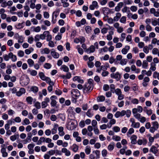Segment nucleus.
I'll return each instance as SVG.
<instances>
[{"label": "nucleus", "instance_id": "obj_4", "mask_svg": "<svg viewBox=\"0 0 159 159\" xmlns=\"http://www.w3.org/2000/svg\"><path fill=\"white\" fill-rule=\"evenodd\" d=\"M152 126L149 129V131L152 133H154L155 131L157 130L159 128V124L157 121H152L151 123Z\"/></svg>", "mask_w": 159, "mask_h": 159}, {"label": "nucleus", "instance_id": "obj_29", "mask_svg": "<svg viewBox=\"0 0 159 159\" xmlns=\"http://www.w3.org/2000/svg\"><path fill=\"white\" fill-rule=\"evenodd\" d=\"M114 32L112 30L109 32V34L107 36V39L109 41L111 40L112 38V35L113 34Z\"/></svg>", "mask_w": 159, "mask_h": 159}, {"label": "nucleus", "instance_id": "obj_35", "mask_svg": "<svg viewBox=\"0 0 159 159\" xmlns=\"http://www.w3.org/2000/svg\"><path fill=\"white\" fill-rule=\"evenodd\" d=\"M115 146L114 143L113 142H111L108 145L107 147V149L110 151H111L113 150L114 148V147Z\"/></svg>", "mask_w": 159, "mask_h": 159}, {"label": "nucleus", "instance_id": "obj_3", "mask_svg": "<svg viewBox=\"0 0 159 159\" xmlns=\"http://www.w3.org/2000/svg\"><path fill=\"white\" fill-rule=\"evenodd\" d=\"M74 108L73 107H70L67 111L68 113V116L69 118L71 120H73L75 118V113L74 111Z\"/></svg>", "mask_w": 159, "mask_h": 159}, {"label": "nucleus", "instance_id": "obj_16", "mask_svg": "<svg viewBox=\"0 0 159 159\" xmlns=\"http://www.w3.org/2000/svg\"><path fill=\"white\" fill-rule=\"evenodd\" d=\"M95 50V46H94L93 45H91L89 47L86 49L85 51L88 53H90L94 52Z\"/></svg>", "mask_w": 159, "mask_h": 159}, {"label": "nucleus", "instance_id": "obj_59", "mask_svg": "<svg viewBox=\"0 0 159 159\" xmlns=\"http://www.w3.org/2000/svg\"><path fill=\"white\" fill-rule=\"evenodd\" d=\"M134 132V130L132 128H130L127 132V136H129V135L131 134Z\"/></svg>", "mask_w": 159, "mask_h": 159}, {"label": "nucleus", "instance_id": "obj_25", "mask_svg": "<svg viewBox=\"0 0 159 159\" xmlns=\"http://www.w3.org/2000/svg\"><path fill=\"white\" fill-rule=\"evenodd\" d=\"M41 54H48L50 52L49 49L48 48H45L43 49H41Z\"/></svg>", "mask_w": 159, "mask_h": 159}, {"label": "nucleus", "instance_id": "obj_50", "mask_svg": "<svg viewBox=\"0 0 159 159\" xmlns=\"http://www.w3.org/2000/svg\"><path fill=\"white\" fill-rule=\"evenodd\" d=\"M112 139L116 141H120L121 139L120 137L118 135H113L112 138Z\"/></svg>", "mask_w": 159, "mask_h": 159}, {"label": "nucleus", "instance_id": "obj_21", "mask_svg": "<svg viewBox=\"0 0 159 159\" xmlns=\"http://www.w3.org/2000/svg\"><path fill=\"white\" fill-rule=\"evenodd\" d=\"M150 152H152L154 154H157L158 152L157 148L154 145L152 146L149 150Z\"/></svg>", "mask_w": 159, "mask_h": 159}, {"label": "nucleus", "instance_id": "obj_30", "mask_svg": "<svg viewBox=\"0 0 159 159\" xmlns=\"http://www.w3.org/2000/svg\"><path fill=\"white\" fill-rule=\"evenodd\" d=\"M28 72L30 75L33 76H36L37 74V72L36 71L33 70H30L28 69Z\"/></svg>", "mask_w": 159, "mask_h": 159}, {"label": "nucleus", "instance_id": "obj_41", "mask_svg": "<svg viewBox=\"0 0 159 159\" xmlns=\"http://www.w3.org/2000/svg\"><path fill=\"white\" fill-rule=\"evenodd\" d=\"M86 115L89 117H91L93 115V111L91 109L89 110L86 112Z\"/></svg>", "mask_w": 159, "mask_h": 159}, {"label": "nucleus", "instance_id": "obj_13", "mask_svg": "<svg viewBox=\"0 0 159 159\" xmlns=\"http://www.w3.org/2000/svg\"><path fill=\"white\" fill-rule=\"evenodd\" d=\"M14 37L18 40V43H22L24 41V38L22 36L19 35L17 33L15 34Z\"/></svg>", "mask_w": 159, "mask_h": 159}, {"label": "nucleus", "instance_id": "obj_2", "mask_svg": "<svg viewBox=\"0 0 159 159\" xmlns=\"http://www.w3.org/2000/svg\"><path fill=\"white\" fill-rule=\"evenodd\" d=\"M93 88V84L86 83L84 85L83 87V92L85 93H90L92 90Z\"/></svg>", "mask_w": 159, "mask_h": 159}, {"label": "nucleus", "instance_id": "obj_44", "mask_svg": "<svg viewBox=\"0 0 159 159\" xmlns=\"http://www.w3.org/2000/svg\"><path fill=\"white\" fill-rule=\"evenodd\" d=\"M31 91L34 93H36L39 91V88L36 86H33L31 87L30 88Z\"/></svg>", "mask_w": 159, "mask_h": 159}, {"label": "nucleus", "instance_id": "obj_22", "mask_svg": "<svg viewBox=\"0 0 159 159\" xmlns=\"http://www.w3.org/2000/svg\"><path fill=\"white\" fill-rule=\"evenodd\" d=\"M61 152L65 153V155L67 156H69L70 155V152L66 148H62L61 149Z\"/></svg>", "mask_w": 159, "mask_h": 159}, {"label": "nucleus", "instance_id": "obj_53", "mask_svg": "<svg viewBox=\"0 0 159 159\" xmlns=\"http://www.w3.org/2000/svg\"><path fill=\"white\" fill-rule=\"evenodd\" d=\"M32 135L31 133H29L27 134V137L26 138V140L28 142H30L31 140Z\"/></svg>", "mask_w": 159, "mask_h": 159}, {"label": "nucleus", "instance_id": "obj_1", "mask_svg": "<svg viewBox=\"0 0 159 159\" xmlns=\"http://www.w3.org/2000/svg\"><path fill=\"white\" fill-rule=\"evenodd\" d=\"M30 82V79L28 77L25 75L21 76L20 80V84L22 86L27 85Z\"/></svg>", "mask_w": 159, "mask_h": 159}, {"label": "nucleus", "instance_id": "obj_5", "mask_svg": "<svg viewBox=\"0 0 159 159\" xmlns=\"http://www.w3.org/2000/svg\"><path fill=\"white\" fill-rule=\"evenodd\" d=\"M72 97L75 99H77L80 96L79 91L77 89H73L71 91Z\"/></svg>", "mask_w": 159, "mask_h": 159}, {"label": "nucleus", "instance_id": "obj_11", "mask_svg": "<svg viewBox=\"0 0 159 159\" xmlns=\"http://www.w3.org/2000/svg\"><path fill=\"white\" fill-rule=\"evenodd\" d=\"M41 27L39 26H31L30 28V31L32 32L39 33L41 31Z\"/></svg>", "mask_w": 159, "mask_h": 159}, {"label": "nucleus", "instance_id": "obj_20", "mask_svg": "<svg viewBox=\"0 0 159 159\" xmlns=\"http://www.w3.org/2000/svg\"><path fill=\"white\" fill-rule=\"evenodd\" d=\"M147 140L145 139H139L138 140L137 142L139 145H146L147 143Z\"/></svg>", "mask_w": 159, "mask_h": 159}, {"label": "nucleus", "instance_id": "obj_49", "mask_svg": "<svg viewBox=\"0 0 159 159\" xmlns=\"http://www.w3.org/2000/svg\"><path fill=\"white\" fill-rule=\"evenodd\" d=\"M44 81H45L46 82L48 83L49 85H54V83L48 77H47L45 79Z\"/></svg>", "mask_w": 159, "mask_h": 159}, {"label": "nucleus", "instance_id": "obj_9", "mask_svg": "<svg viewBox=\"0 0 159 159\" xmlns=\"http://www.w3.org/2000/svg\"><path fill=\"white\" fill-rule=\"evenodd\" d=\"M111 77L112 78L116 79L117 81H118L120 79V74L118 72H117L115 73H111Z\"/></svg>", "mask_w": 159, "mask_h": 159}, {"label": "nucleus", "instance_id": "obj_14", "mask_svg": "<svg viewBox=\"0 0 159 159\" xmlns=\"http://www.w3.org/2000/svg\"><path fill=\"white\" fill-rule=\"evenodd\" d=\"M34 144L32 143L29 144L28 145V148L29 149L28 153L30 154H33L34 153V150L33 148L34 146Z\"/></svg>", "mask_w": 159, "mask_h": 159}, {"label": "nucleus", "instance_id": "obj_19", "mask_svg": "<svg viewBox=\"0 0 159 159\" xmlns=\"http://www.w3.org/2000/svg\"><path fill=\"white\" fill-rule=\"evenodd\" d=\"M150 79L149 77H145L143 80L142 84L144 87H146L148 85V83Z\"/></svg>", "mask_w": 159, "mask_h": 159}, {"label": "nucleus", "instance_id": "obj_27", "mask_svg": "<svg viewBox=\"0 0 159 159\" xmlns=\"http://www.w3.org/2000/svg\"><path fill=\"white\" fill-rule=\"evenodd\" d=\"M51 55L55 58H58L59 57V55L58 52H56L55 51H52L51 52Z\"/></svg>", "mask_w": 159, "mask_h": 159}, {"label": "nucleus", "instance_id": "obj_64", "mask_svg": "<svg viewBox=\"0 0 159 159\" xmlns=\"http://www.w3.org/2000/svg\"><path fill=\"white\" fill-rule=\"evenodd\" d=\"M67 1H65L61 2V3L62 4L63 7L64 8L67 7L69 6V3L67 2Z\"/></svg>", "mask_w": 159, "mask_h": 159}, {"label": "nucleus", "instance_id": "obj_17", "mask_svg": "<svg viewBox=\"0 0 159 159\" xmlns=\"http://www.w3.org/2000/svg\"><path fill=\"white\" fill-rule=\"evenodd\" d=\"M26 100L28 104L31 105L32 104L33 102H34V101H36V99H33V98L31 96H28L26 98Z\"/></svg>", "mask_w": 159, "mask_h": 159}, {"label": "nucleus", "instance_id": "obj_24", "mask_svg": "<svg viewBox=\"0 0 159 159\" xmlns=\"http://www.w3.org/2000/svg\"><path fill=\"white\" fill-rule=\"evenodd\" d=\"M71 149L74 152H76L78 150L79 146L76 144H73L71 147Z\"/></svg>", "mask_w": 159, "mask_h": 159}, {"label": "nucleus", "instance_id": "obj_10", "mask_svg": "<svg viewBox=\"0 0 159 159\" xmlns=\"http://www.w3.org/2000/svg\"><path fill=\"white\" fill-rule=\"evenodd\" d=\"M44 100L41 103L42 108L46 107L48 105V103L50 102V99L49 98L46 97L44 99Z\"/></svg>", "mask_w": 159, "mask_h": 159}, {"label": "nucleus", "instance_id": "obj_33", "mask_svg": "<svg viewBox=\"0 0 159 159\" xmlns=\"http://www.w3.org/2000/svg\"><path fill=\"white\" fill-rule=\"evenodd\" d=\"M85 152L87 155H89L91 152V148L89 145L87 146L84 150Z\"/></svg>", "mask_w": 159, "mask_h": 159}, {"label": "nucleus", "instance_id": "obj_34", "mask_svg": "<svg viewBox=\"0 0 159 159\" xmlns=\"http://www.w3.org/2000/svg\"><path fill=\"white\" fill-rule=\"evenodd\" d=\"M73 80L74 81H78L79 83H83L84 82L83 80L81 79L80 78L79 76H76L73 78Z\"/></svg>", "mask_w": 159, "mask_h": 159}, {"label": "nucleus", "instance_id": "obj_58", "mask_svg": "<svg viewBox=\"0 0 159 159\" xmlns=\"http://www.w3.org/2000/svg\"><path fill=\"white\" fill-rule=\"evenodd\" d=\"M43 67L45 68L48 69L51 68L52 65L49 63H46L44 64Z\"/></svg>", "mask_w": 159, "mask_h": 159}, {"label": "nucleus", "instance_id": "obj_42", "mask_svg": "<svg viewBox=\"0 0 159 159\" xmlns=\"http://www.w3.org/2000/svg\"><path fill=\"white\" fill-rule=\"evenodd\" d=\"M45 138L44 137H41L40 138L39 140L38 141L37 144L38 145H41L42 143L45 142Z\"/></svg>", "mask_w": 159, "mask_h": 159}, {"label": "nucleus", "instance_id": "obj_60", "mask_svg": "<svg viewBox=\"0 0 159 159\" xmlns=\"http://www.w3.org/2000/svg\"><path fill=\"white\" fill-rule=\"evenodd\" d=\"M131 102L134 104H137L139 103V101L137 98H134L131 100Z\"/></svg>", "mask_w": 159, "mask_h": 159}, {"label": "nucleus", "instance_id": "obj_8", "mask_svg": "<svg viewBox=\"0 0 159 159\" xmlns=\"http://www.w3.org/2000/svg\"><path fill=\"white\" fill-rule=\"evenodd\" d=\"M114 27L117 30V32L119 33H122L123 31L122 27L120 26L118 22L115 23L113 25Z\"/></svg>", "mask_w": 159, "mask_h": 159}, {"label": "nucleus", "instance_id": "obj_37", "mask_svg": "<svg viewBox=\"0 0 159 159\" xmlns=\"http://www.w3.org/2000/svg\"><path fill=\"white\" fill-rule=\"evenodd\" d=\"M24 26V23L23 22L22 23H19L15 25L16 28L18 29H21V28H23V27Z\"/></svg>", "mask_w": 159, "mask_h": 159}, {"label": "nucleus", "instance_id": "obj_61", "mask_svg": "<svg viewBox=\"0 0 159 159\" xmlns=\"http://www.w3.org/2000/svg\"><path fill=\"white\" fill-rule=\"evenodd\" d=\"M3 57L4 58V60L5 61H9V59L10 58V56H9V53L8 55L7 54H5L3 55Z\"/></svg>", "mask_w": 159, "mask_h": 159}, {"label": "nucleus", "instance_id": "obj_26", "mask_svg": "<svg viewBox=\"0 0 159 159\" xmlns=\"http://www.w3.org/2000/svg\"><path fill=\"white\" fill-rule=\"evenodd\" d=\"M130 49V47L127 45L124 48H123L121 50V52L123 54H126Z\"/></svg>", "mask_w": 159, "mask_h": 159}, {"label": "nucleus", "instance_id": "obj_62", "mask_svg": "<svg viewBox=\"0 0 159 159\" xmlns=\"http://www.w3.org/2000/svg\"><path fill=\"white\" fill-rule=\"evenodd\" d=\"M126 17L125 16H123L120 20V22L123 24H125L126 23Z\"/></svg>", "mask_w": 159, "mask_h": 159}, {"label": "nucleus", "instance_id": "obj_12", "mask_svg": "<svg viewBox=\"0 0 159 159\" xmlns=\"http://www.w3.org/2000/svg\"><path fill=\"white\" fill-rule=\"evenodd\" d=\"M26 92V90L23 88H20L19 90L17 91L16 93V96L17 97H20L22 95L25 94Z\"/></svg>", "mask_w": 159, "mask_h": 159}, {"label": "nucleus", "instance_id": "obj_45", "mask_svg": "<svg viewBox=\"0 0 159 159\" xmlns=\"http://www.w3.org/2000/svg\"><path fill=\"white\" fill-rule=\"evenodd\" d=\"M151 23L152 25L153 26L158 25L157 20L156 18L151 19Z\"/></svg>", "mask_w": 159, "mask_h": 159}, {"label": "nucleus", "instance_id": "obj_57", "mask_svg": "<svg viewBox=\"0 0 159 159\" xmlns=\"http://www.w3.org/2000/svg\"><path fill=\"white\" fill-rule=\"evenodd\" d=\"M76 48L77 49L78 51V52L81 55H82L83 54L84 51L82 49L80 48V46L79 45H78Z\"/></svg>", "mask_w": 159, "mask_h": 159}, {"label": "nucleus", "instance_id": "obj_63", "mask_svg": "<svg viewBox=\"0 0 159 159\" xmlns=\"http://www.w3.org/2000/svg\"><path fill=\"white\" fill-rule=\"evenodd\" d=\"M17 55L18 56L20 57H23L24 55V52L23 51L19 50L18 52Z\"/></svg>", "mask_w": 159, "mask_h": 159}, {"label": "nucleus", "instance_id": "obj_7", "mask_svg": "<svg viewBox=\"0 0 159 159\" xmlns=\"http://www.w3.org/2000/svg\"><path fill=\"white\" fill-rule=\"evenodd\" d=\"M130 121L131 123V126L135 128H138L140 127V123L139 122H136L134 118H131Z\"/></svg>", "mask_w": 159, "mask_h": 159}, {"label": "nucleus", "instance_id": "obj_40", "mask_svg": "<svg viewBox=\"0 0 159 159\" xmlns=\"http://www.w3.org/2000/svg\"><path fill=\"white\" fill-rule=\"evenodd\" d=\"M151 67L150 68V70L152 71H154L156 70V64L155 63H153V62L151 63L150 64Z\"/></svg>", "mask_w": 159, "mask_h": 159}, {"label": "nucleus", "instance_id": "obj_43", "mask_svg": "<svg viewBox=\"0 0 159 159\" xmlns=\"http://www.w3.org/2000/svg\"><path fill=\"white\" fill-rule=\"evenodd\" d=\"M27 62L29 65V67H31L34 66V62L32 59H28L27 61Z\"/></svg>", "mask_w": 159, "mask_h": 159}, {"label": "nucleus", "instance_id": "obj_18", "mask_svg": "<svg viewBox=\"0 0 159 159\" xmlns=\"http://www.w3.org/2000/svg\"><path fill=\"white\" fill-rule=\"evenodd\" d=\"M137 137L136 135L133 134L131 136L130 139L131 140V143L133 144H135L137 143Z\"/></svg>", "mask_w": 159, "mask_h": 159}, {"label": "nucleus", "instance_id": "obj_38", "mask_svg": "<svg viewBox=\"0 0 159 159\" xmlns=\"http://www.w3.org/2000/svg\"><path fill=\"white\" fill-rule=\"evenodd\" d=\"M34 106L37 109H40L41 108V104L40 102L38 101H34Z\"/></svg>", "mask_w": 159, "mask_h": 159}, {"label": "nucleus", "instance_id": "obj_51", "mask_svg": "<svg viewBox=\"0 0 159 159\" xmlns=\"http://www.w3.org/2000/svg\"><path fill=\"white\" fill-rule=\"evenodd\" d=\"M105 100V97L103 96H100L97 98V100L98 102H102Z\"/></svg>", "mask_w": 159, "mask_h": 159}, {"label": "nucleus", "instance_id": "obj_54", "mask_svg": "<svg viewBox=\"0 0 159 159\" xmlns=\"http://www.w3.org/2000/svg\"><path fill=\"white\" fill-rule=\"evenodd\" d=\"M145 108L146 107H145L143 111L146 112L148 115L150 116L152 114V110L151 109H146Z\"/></svg>", "mask_w": 159, "mask_h": 159}, {"label": "nucleus", "instance_id": "obj_39", "mask_svg": "<svg viewBox=\"0 0 159 159\" xmlns=\"http://www.w3.org/2000/svg\"><path fill=\"white\" fill-rule=\"evenodd\" d=\"M1 152L2 154V157H6L8 156V153L6 152V149H1Z\"/></svg>", "mask_w": 159, "mask_h": 159}, {"label": "nucleus", "instance_id": "obj_23", "mask_svg": "<svg viewBox=\"0 0 159 159\" xmlns=\"http://www.w3.org/2000/svg\"><path fill=\"white\" fill-rule=\"evenodd\" d=\"M60 69L66 72H68L69 71L68 67L65 65H61L60 67Z\"/></svg>", "mask_w": 159, "mask_h": 159}, {"label": "nucleus", "instance_id": "obj_32", "mask_svg": "<svg viewBox=\"0 0 159 159\" xmlns=\"http://www.w3.org/2000/svg\"><path fill=\"white\" fill-rule=\"evenodd\" d=\"M9 56L10 57V58L11 59L12 61L15 62L17 60L16 56L14 55L12 52L9 53Z\"/></svg>", "mask_w": 159, "mask_h": 159}, {"label": "nucleus", "instance_id": "obj_15", "mask_svg": "<svg viewBox=\"0 0 159 159\" xmlns=\"http://www.w3.org/2000/svg\"><path fill=\"white\" fill-rule=\"evenodd\" d=\"M98 3L96 1H93L92 4H91L89 7L90 10H93L95 8H98Z\"/></svg>", "mask_w": 159, "mask_h": 159}, {"label": "nucleus", "instance_id": "obj_46", "mask_svg": "<svg viewBox=\"0 0 159 159\" xmlns=\"http://www.w3.org/2000/svg\"><path fill=\"white\" fill-rule=\"evenodd\" d=\"M39 75L40 78L43 80H45V79L47 77H46L43 73L42 72H40L39 73Z\"/></svg>", "mask_w": 159, "mask_h": 159}, {"label": "nucleus", "instance_id": "obj_52", "mask_svg": "<svg viewBox=\"0 0 159 159\" xmlns=\"http://www.w3.org/2000/svg\"><path fill=\"white\" fill-rule=\"evenodd\" d=\"M59 12L60 10L59 9H57L53 12L52 15H53V16L57 18L59 15Z\"/></svg>", "mask_w": 159, "mask_h": 159}, {"label": "nucleus", "instance_id": "obj_56", "mask_svg": "<svg viewBox=\"0 0 159 159\" xmlns=\"http://www.w3.org/2000/svg\"><path fill=\"white\" fill-rule=\"evenodd\" d=\"M127 60L126 59L123 58L120 60V63L121 65L124 66L127 64Z\"/></svg>", "mask_w": 159, "mask_h": 159}, {"label": "nucleus", "instance_id": "obj_48", "mask_svg": "<svg viewBox=\"0 0 159 159\" xmlns=\"http://www.w3.org/2000/svg\"><path fill=\"white\" fill-rule=\"evenodd\" d=\"M30 123V122L29 120L28 119L25 118L23 121V122H22V124L23 125H28Z\"/></svg>", "mask_w": 159, "mask_h": 159}, {"label": "nucleus", "instance_id": "obj_55", "mask_svg": "<svg viewBox=\"0 0 159 159\" xmlns=\"http://www.w3.org/2000/svg\"><path fill=\"white\" fill-rule=\"evenodd\" d=\"M34 41V38L32 36H30L28 39V42L30 44H32Z\"/></svg>", "mask_w": 159, "mask_h": 159}, {"label": "nucleus", "instance_id": "obj_6", "mask_svg": "<svg viewBox=\"0 0 159 159\" xmlns=\"http://www.w3.org/2000/svg\"><path fill=\"white\" fill-rule=\"evenodd\" d=\"M77 126V124L72 121H70L68 122L67 125V129L70 130H72L75 129Z\"/></svg>", "mask_w": 159, "mask_h": 159}, {"label": "nucleus", "instance_id": "obj_36", "mask_svg": "<svg viewBox=\"0 0 159 159\" xmlns=\"http://www.w3.org/2000/svg\"><path fill=\"white\" fill-rule=\"evenodd\" d=\"M34 50V49L32 47H30L29 49H26L25 51V52L26 54L29 55Z\"/></svg>", "mask_w": 159, "mask_h": 159}, {"label": "nucleus", "instance_id": "obj_28", "mask_svg": "<svg viewBox=\"0 0 159 159\" xmlns=\"http://www.w3.org/2000/svg\"><path fill=\"white\" fill-rule=\"evenodd\" d=\"M121 16V14L120 13L117 12L116 13V16L113 18L114 21H118L120 18Z\"/></svg>", "mask_w": 159, "mask_h": 159}, {"label": "nucleus", "instance_id": "obj_47", "mask_svg": "<svg viewBox=\"0 0 159 159\" xmlns=\"http://www.w3.org/2000/svg\"><path fill=\"white\" fill-rule=\"evenodd\" d=\"M142 68L143 69H146L148 68V63L146 60H144L143 61L142 64Z\"/></svg>", "mask_w": 159, "mask_h": 159}, {"label": "nucleus", "instance_id": "obj_31", "mask_svg": "<svg viewBox=\"0 0 159 159\" xmlns=\"http://www.w3.org/2000/svg\"><path fill=\"white\" fill-rule=\"evenodd\" d=\"M109 62L111 64L114 62L115 64H117L118 63V62H117V61H116V59L112 56L111 57L109 58Z\"/></svg>", "mask_w": 159, "mask_h": 159}]
</instances>
